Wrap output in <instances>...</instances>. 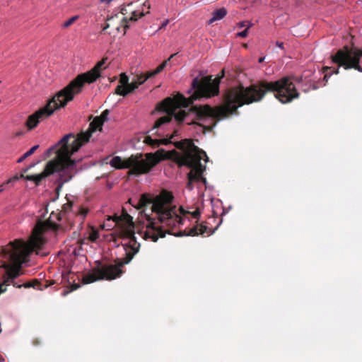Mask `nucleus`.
Here are the masks:
<instances>
[{
    "instance_id": "f257e3e1",
    "label": "nucleus",
    "mask_w": 362,
    "mask_h": 362,
    "mask_svg": "<svg viewBox=\"0 0 362 362\" xmlns=\"http://www.w3.org/2000/svg\"><path fill=\"white\" fill-rule=\"evenodd\" d=\"M221 76L205 83L194 78L192 83L195 95L188 98L179 94L174 100L168 98L157 107V110L165 113L154 124L153 129L160 128L168 124L173 119L179 124L192 125L194 133L199 135L209 131L220 120L236 114L238 107L260 101L268 92L274 93L275 98L282 103H288L299 97L294 81L300 83L302 77L285 76L275 81H259L245 88L242 85L229 89L224 98L223 105L212 108L209 105H191L198 98H210L219 93Z\"/></svg>"
},
{
    "instance_id": "f03ea898",
    "label": "nucleus",
    "mask_w": 362,
    "mask_h": 362,
    "mask_svg": "<svg viewBox=\"0 0 362 362\" xmlns=\"http://www.w3.org/2000/svg\"><path fill=\"white\" fill-rule=\"evenodd\" d=\"M90 137H62L58 144L52 146L46 151V156L54 157L45 165L43 171L37 175L25 176L21 174L20 177L33 181L39 185L42 180L54 174L60 173L59 180L62 183L69 182L75 174L77 161L71 159V156L85 144L89 141Z\"/></svg>"
},
{
    "instance_id": "7ed1b4c3",
    "label": "nucleus",
    "mask_w": 362,
    "mask_h": 362,
    "mask_svg": "<svg viewBox=\"0 0 362 362\" xmlns=\"http://www.w3.org/2000/svg\"><path fill=\"white\" fill-rule=\"evenodd\" d=\"M173 199L172 192L166 189H163L154 198L150 197L146 194L141 196L135 207L141 209L151 204V211L156 214L155 218L145 214L147 221L146 229L143 236L145 240L156 242L159 238H164L167 233H170L169 230H164L163 226L159 224L170 228L183 224L184 219L177 214L175 206H170Z\"/></svg>"
},
{
    "instance_id": "20e7f679",
    "label": "nucleus",
    "mask_w": 362,
    "mask_h": 362,
    "mask_svg": "<svg viewBox=\"0 0 362 362\" xmlns=\"http://www.w3.org/2000/svg\"><path fill=\"white\" fill-rule=\"evenodd\" d=\"M106 59H103L89 71L78 75L66 87L57 93L47 105L29 116L26 126L29 129L35 128L37 124L53 114L59 107H64L69 101L73 100L76 94L79 93L86 83H91L100 76V71L105 68Z\"/></svg>"
},
{
    "instance_id": "39448f33",
    "label": "nucleus",
    "mask_w": 362,
    "mask_h": 362,
    "mask_svg": "<svg viewBox=\"0 0 362 362\" xmlns=\"http://www.w3.org/2000/svg\"><path fill=\"white\" fill-rule=\"evenodd\" d=\"M174 145L182 153H179L176 150L169 151V158L175 161L179 166L186 165L192 168L187 174V188L192 190L194 182H202L206 184V180L203 176L205 166L201 163L202 159L205 162L208 161L209 158L206 152L195 146L192 140L188 139L175 141Z\"/></svg>"
},
{
    "instance_id": "423d86ee",
    "label": "nucleus",
    "mask_w": 362,
    "mask_h": 362,
    "mask_svg": "<svg viewBox=\"0 0 362 362\" xmlns=\"http://www.w3.org/2000/svg\"><path fill=\"white\" fill-rule=\"evenodd\" d=\"M72 206V202L68 201L62 206V212H52L49 218L45 221L40 218L37 219L28 241L25 242L23 240H17L15 242L17 245L12 244L8 246V248L10 250H16V253H14V255L13 254V256H9V257L17 262H21L22 258L34 249H41L45 244V240L42 237V234L49 230L57 231L59 228V226L56 223V221H62V216L69 212Z\"/></svg>"
},
{
    "instance_id": "0eeeda50",
    "label": "nucleus",
    "mask_w": 362,
    "mask_h": 362,
    "mask_svg": "<svg viewBox=\"0 0 362 362\" xmlns=\"http://www.w3.org/2000/svg\"><path fill=\"white\" fill-rule=\"evenodd\" d=\"M17 240L18 239L11 241L8 245L1 247V256L4 260L1 261V265L0 267L5 269L6 272L2 277L3 281L0 283V294L6 291V287L10 284H13V286L17 288H21V286H24L25 288L33 287L40 291H42L49 286L54 285L55 284V281L54 280L40 281L37 279H33L30 281L24 283L23 285H17V284L14 282L15 279L20 275L21 264L26 262L27 257L35 250L34 249L29 254L23 257L21 260V262H17L13 260V259L9 257V256H13V254L14 255V253H16V250L11 251L8 247L12 244L17 245V243H15Z\"/></svg>"
},
{
    "instance_id": "6e6552de",
    "label": "nucleus",
    "mask_w": 362,
    "mask_h": 362,
    "mask_svg": "<svg viewBox=\"0 0 362 362\" xmlns=\"http://www.w3.org/2000/svg\"><path fill=\"white\" fill-rule=\"evenodd\" d=\"M159 161L156 153H136L124 160L115 156L111 160L110 165L117 169L129 168V174L140 175L148 173Z\"/></svg>"
},
{
    "instance_id": "1a4fd4ad",
    "label": "nucleus",
    "mask_w": 362,
    "mask_h": 362,
    "mask_svg": "<svg viewBox=\"0 0 362 362\" xmlns=\"http://www.w3.org/2000/svg\"><path fill=\"white\" fill-rule=\"evenodd\" d=\"M362 57V50L358 48L349 49L345 47L344 49H339L334 54L331 56L332 62L337 65V68L326 66L325 68L324 79L327 81L328 77L332 74H337L339 68L343 66L345 69H355L362 72V67L359 62Z\"/></svg>"
},
{
    "instance_id": "9d476101",
    "label": "nucleus",
    "mask_w": 362,
    "mask_h": 362,
    "mask_svg": "<svg viewBox=\"0 0 362 362\" xmlns=\"http://www.w3.org/2000/svg\"><path fill=\"white\" fill-rule=\"evenodd\" d=\"M97 266L93 269V273H88L82 279L83 284L95 282L98 280H113L120 277L124 271L122 266L115 261V264H102L100 261L95 262Z\"/></svg>"
},
{
    "instance_id": "9b49d317",
    "label": "nucleus",
    "mask_w": 362,
    "mask_h": 362,
    "mask_svg": "<svg viewBox=\"0 0 362 362\" xmlns=\"http://www.w3.org/2000/svg\"><path fill=\"white\" fill-rule=\"evenodd\" d=\"M121 237L128 239L127 243L122 244L125 251V257L122 259L117 258L115 261L119 264V266H122L123 267L125 264H129L133 259L134 256L139 252L140 244L137 242L135 237L133 224H131L129 227L121 231Z\"/></svg>"
},
{
    "instance_id": "f8f14e48",
    "label": "nucleus",
    "mask_w": 362,
    "mask_h": 362,
    "mask_svg": "<svg viewBox=\"0 0 362 362\" xmlns=\"http://www.w3.org/2000/svg\"><path fill=\"white\" fill-rule=\"evenodd\" d=\"M109 114L110 110H105L102 112L100 116L95 117L94 119L89 124L88 129H87V132L85 134H74L73 133H68L64 134V136H91L92 134L95 133L97 132H102L103 126H104L105 124L109 121Z\"/></svg>"
},
{
    "instance_id": "ddd939ff",
    "label": "nucleus",
    "mask_w": 362,
    "mask_h": 362,
    "mask_svg": "<svg viewBox=\"0 0 362 362\" xmlns=\"http://www.w3.org/2000/svg\"><path fill=\"white\" fill-rule=\"evenodd\" d=\"M144 142L153 146V147H158L160 144H167L168 143H171L172 141L170 140L173 139L174 137H168V139H153L152 137H144Z\"/></svg>"
},
{
    "instance_id": "4468645a",
    "label": "nucleus",
    "mask_w": 362,
    "mask_h": 362,
    "mask_svg": "<svg viewBox=\"0 0 362 362\" xmlns=\"http://www.w3.org/2000/svg\"><path fill=\"white\" fill-rule=\"evenodd\" d=\"M227 14V10L225 8H221L215 10L212 13V17L209 20L208 24L211 25L217 21L223 19Z\"/></svg>"
},
{
    "instance_id": "2eb2a0df",
    "label": "nucleus",
    "mask_w": 362,
    "mask_h": 362,
    "mask_svg": "<svg viewBox=\"0 0 362 362\" xmlns=\"http://www.w3.org/2000/svg\"><path fill=\"white\" fill-rule=\"evenodd\" d=\"M177 53H175L168 59V60L163 62L160 66H158L155 70L148 71L146 75V79H148L150 78H153L155 76H156L158 74H159L166 66L168 61H170L172 58H173L175 55H177Z\"/></svg>"
},
{
    "instance_id": "dca6fc26",
    "label": "nucleus",
    "mask_w": 362,
    "mask_h": 362,
    "mask_svg": "<svg viewBox=\"0 0 362 362\" xmlns=\"http://www.w3.org/2000/svg\"><path fill=\"white\" fill-rule=\"evenodd\" d=\"M200 235L199 232V227L197 226V225L193 226L192 228H190L189 230H182V231H180V233H177V234H175V236H184V235H186V236H196V235Z\"/></svg>"
},
{
    "instance_id": "f3484780",
    "label": "nucleus",
    "mask_w": 362,
    "mask_h": 362,
    "mask_svg": "<svg viewBox=\"0 0 362 362\" xmlns=\"http://www.w3.org/2000/svg\"><path fill=\"white\" fill-rule=\"evenodd\" d=\"M145 14L144 11L140 12L139 13L136 11H134L132 13V16L129 19H127V18H123V21L125 23H128L129 21H136L139 18L144 16Z\"/></svg>"
},
{
    "instance_id": "a211bd4d",
    "label": "nucleus",
    "mask_w": 362,
    "mask_h": 362,
    "mask_svg": "<svg viewBox=\"0 0 362 362\" xmlns=\"http://www.w3.org/2000/svg\"><path fill=\"white\" fill-rule=\"evenodd\" d=\"M140 85L138 84V82L134 80V78L132 79V81L131 83H129L127 86L126 87V89L127 90L128 94L132 93L134 92L135 89H136Z\"/></svg>"
},
{
    "instance_id": "6ab92c4d",
    "label": "nucleus",
    "mask_w": 362,
    "mask_h": 362,
    "mask_svg": "<svg viewBox=\"0 0 362 362\" xmlns=\"http://www.w3.org/2000/svg\"><path fill=\"white\" fill-rule=\"evenodd\" d=\"M115 93L117 95H122L123 97H125L128 95L127 90L125 87L122 86V85H118L115 89Z\"/></svg>"
},
{
    "instance_id": "aec40b11",
    "label": "nucleus",
    "mask_w": 362,
    "mask_h": 362,
    "mask_svg": "<svg viewBox=\"0 0 362 362\" xmlns=\"http://www.w3.org/2000/svg\"><path fill=\"white\" fill-rule=\"evenodd\" d=\"M99 238V233L97 230L92 228L89 233L88 240L91 242H95Z\"/></svg>"
},
{
    "instance_id": "412c9836",
    "label": "nucleus",
    "mask_w": 362,
    "mask_h": 362,
    "mask_svg": "<svg viewBox=\"0 0 362 362\" xmlns=\"http://www.w3.org/2000/svg\"><path fill=\"white\" fill-rule=\"evenodd\" d=\"M134 80L138 82V84H143L147 79L146 75L144 74H137L134 77Z\"/></svg>"
},
{
    "instance_id": "4be33fe9",
    "label": "nucleus",
    "mask_w": 362,
    "mask_h": 362,
    "mask_svg": "<svg viewBox=\"0 0 362 362\" xmlns=\"http://www.w3.org/2000/svg\"><path fill=\"white\" fill-rule=\"evenodd\" d=\"M119 83H120L119 85H122V86H124L125 88L129 84V78L126 75V74H124V73L121 74Z\"/></svg>"
},
{
    "instance_id": "5701e85b",
    "label": "nucleus",
    "mask_w": 362,
    "mask_h": 362,
    "mask_svg": "<svg viewBox=\"0 0 362 362\" xmlns=\"http://www.w3.org/2000/svg\"><path fill=\"white\" fill-rule=\"evenodd\" d=\"M252 26V23H250V22H247V28L244 30L238 33H237V36H238L240 37H247V35H248V30Z\"/></svg>"
},
{
    "instance_id": "b1692460",
    "label": "nucleus",
    "mask_w": 362,
    "mask_h": 362,
    "mask_svg": "<svg viewBox=\"0 0 362 362\" xmlns=\"http://www.w3.org/2000/svg\"><path fill=\"white\" fill-rule=\"evenodd\" d=\"M78 18V16H74L69 18L68 21H65L62 24V27L64 28H67L68 27L71 26L77 19Z\"/></svg>"
},
{
    "instance_id": "393cba45",
    "label": "nucleus",
    "mask_w": 362,
    "mask_h": 362,
    "mask_svg": "<svg viewBox=\"0 0 362 362\" xmlns=\"http://www.w3.org/2000/svg\"><path fill=\"white\" fill-rule=\"evenodd\" d=\"M197 225L199 227V232L200 235H203L206 233H208L209 228L205 224H204V223H202L199 224L197 223Z\"/></svg>"
},
{
    "instance_id": "a878e982",
    "label": "nucleus",
    "mask_w": 362,
    "mask_h": 362,
    "mask_svg": "<svg viewBox=\"0 0 362 362\" xmlns=\"http://www.w3.org/2000/svg\"><path fill=\"white\" fill-rule=\"evenodd\" d=\"M39 148V145H35L34 146H33L30 150H28V151H26L25 153V155L27 156V157H29L31 155H33L35 151Z\"/></svg>"
},
{
    "instance_id": "bb28decb",
    "label": "nucleus",
    "mask_w": 362,
    "mask_h": 362,
    "mask_svg": "<svg viewBox=\"0 0 362 362\" xmlns=\"http://www.w3.org/2000/svg\"><path fill=\"white\" fill-rule=\"evenodd\" d=\"M78 214L80 216H81L82 218L83 219L86 216V215L88 214V210L86 209H85V208H82L81 207V208L79 209V210L78 211Z\"/></svg>"
},
{
    "instance_id": "cd10ccee",
    "label": "nucleus",
    "mask_w": 362,
    "mask_h": 362,
    "mask_svg": "<svg viewBox=\"0 0 362 362\" xmlns=\"http://www.w3.org/2000/svg\"><path fill=\"white\" fill-rule=\"evenodd\" d=\"M189 214L194 218H198L201 214L200 211L198 209L192 212H189Z\"/></svg>"
},
{
    "instance_id": "c85d7f7f",
    "label": "nucleus",
    "mask_w": 362,
    "mask_h": 362,
    "mask_svg": "<svg viewBox=\"0 0 362 362\" xmlns=\"http://www.w3.org/2000/svg\"><path fill=\"white\" fill-rule=\"evenodd\" d=\"M19 179V177H18L17 175L8 179L6 182H4L3 185H7V184H9L12 182H14V181H16Z\"/></svg>"
},
{
    "instance_id": "c756f323",
    "label": "nucleus",
    "mask_w": 362,
    "mask_h": 362,
    "mask_svg": "<svg viewBox=\"0 0 362 362\" xmlns=\"http://www.w3.org/2000/svg\"><path fill=\"white\" fill-rule=\"evenodd\" d=\"M80 287L79 284H73L71 285V291H76Z\"/></svg>"
},
{
    "instance_id": "7c9ffc66",
    "label": "nucleus",
    "mask_w": 362,
    "mask_h": 362,
    "mask_svg": "<svg viewBox=\"0 0 362 362\" xmlns=\"http://www.w3.org/2000/svg\"><path fill=\"white\" fill-rule=\"evenodd\" d=\"M179 211H180V214L182 215L189 214V211L185 210L182 206L180 207Z\"/></svg>"
},
{
    "instance_id": "2f4dec72",
    "label": "nucleus",
    "mask_w": 362,
    "mask_h": 362,
    "mask_svg": "<svg viewBox=\"0 0 362 362\" xmlns=\"http://www.w3.org/2000/svg\"><path fill=\"white\" fill-rule=\"evenodd\" d=\"M27 158H28L27 156L25 155V153H24L21 157H20L17 160V163H22Z\"/></svg>"
},
{
    "instance_id": "473e14b6",
    "label": "nucleus",
    "mask_w": 362,
    "mask_h": 362,
    "mask_svg": "<svg viewBox=\"0 0 362 362\" xmlns=\"http://www.w3.org/2000/svg\"><path fill=\"white\" fill-rule=\"evenodd\" d=\"M247 22H248V21H243V22H240V23H238V27H239V28H243V27H246V28H247Z\"/></svg>"
},
{
    "instance_id": "72a5a7b5",
    "label": "nucleus",
    "mask_w": 362,
    "mask_h": 362,
    "mask_svg": "<svg viewBox=\"0 0 362 362\" xmlns=\"http://www.w3.org/2000/svg\"><path fill=\"white\" fill-rule=\"evenodd\" d=\"M168 23H169L168 20L165 21L162 23V25L160 26L159 30H162V29L165 28L166 27V25L168 24Z\"/></svg>"
},
{
    "instance_id": "f704fd0d",
    "label": "nucleus",
    "mask_w": 362,
    "mask_h": 362,
    "mask_svg": "<svg viewBox=\"0 0 362 362\" xmlns=\"http://www.w3.org/2000/svg\"><path fill=\"white\" fill-rule=\"evenodd\" d=\"M276 46H278L279 47H280V48H281V49L283 48V45H284V44H283V42H280L277 41V42H276Z\"/></svg>"
},
{
    "instance_id": "c9c22d12",
    "label": "nucleus",
    "mask_w": 362,
    "mask_h": 362,
    "mask_svg": "<svg viewBox=\"0 0 362 362\" xmlns=\"http://www.w3.org/2000/svg\"><path fill=\"white\" fill-rule=\"evenodd\" d=\"M40 344V341L38 339H35V340L33 341V344H34V345H36V346H37V345H39Z\"/></svg>"
},
{
    "instance_id": "e433bc0d",
    "label": "nucleus",
    "mask_w": 362,
    "mask_h": 362,
    "mask_svg": "<svg viewBox=\"0 0 362 362\" xmlns=\"http://www.w3.org/2000/svg\"><path fill=\"white\" fill-rule=\"evenodd\" d=\"M144 6H146L148 9L150 8V4H148L147 1L144 3Z\"/></svg>"
},
{
    "instance_id": "4c0bfd02",
    "label": "nucleus",
    "mask_w": 362,
    "mask_h": 362,
    "mask_svg": "<svg viewBox=\"0 0 362 362\" xmlns=\"http://www.w3.org/2000/svg\"><path fill=\"white\" fill-rule=\"evenodd\" d=\"M121 13L124 15L127 13L126 8H122V10H121Z\"/></svg>"
},
{
    "instance_id": "58836bf2",
    "label": "nucleus",
    "mask_w": 362,
    "mask_h": 362,
    "mask_svg": "<svg viewBox=\"0 0 362 362\" xmlns=\"http://www.w3.org/2000/svg\"><path fill=\"white\" fill-rule=\"evenodd\" d=\"M35 164H33L31 165H30L28 168H27L26 169H24L23 171V173H26V171L30 168L31 167H33Z\"/></svg>"
},
{
    "instance_id": "ea45409f",
    "label": "nucleus",
    "mask_w": 362,
    "mask_h": 362,
    "mask_svg": "<svg viewBox=\"0 0 362 362\" xmlns=\"http://www.w3.org/2000/svg\"><path fill=\"white\" fill-rule=\"evenodd\" d=\"M110 27V25L108 23L105 24V26L103 27V30H105L106 29H107L108 28Z\"/></svg>"
},
{
    "instance_id": "a19ab883",
    "label": "nucleus",
    "mask_w": 362,
    "mask_h": 362,
    "mask_svg": "<svg viewBox=\"0 0 362 362\" xmlns=\"http://www.w3.org/2000/svg\"><path fill=\"white\" fill-rule=\"evenodd\" d=\"M112 0H100L101 2H104V3H110L111 2Z\"/></svg>"
},
{
    "instance_id": "79ce46f5",
    "label": "nucleus",
    "mask_w": 362,
    "mask_h": 362,
    "mask_svg": "<svg viewBox=\"0 0 362 362\" xmlns=\"http://www.w3.org/2000/svg\"><path fill=\"white\" fill-rule=\"evenodd\" d=\"M177 133V131H175L173 134H166L165 136H176L175 134H176Z\"/></svg>"
},
{
    "instance_id": "37998d69",
    "label": "nucleus",
    "mask_w": 362,
    "mask_h": 362,
    "mask_svg": "<svg viewBox=\"0 0 362 362\" xmlns=\"http://www.w3.org/2000/svg\"><path fill=\"white\" fill-rule=\"evenodd\" d=\"M264 57H260V58L259 59L258 62H259V63H262V62H264Z\"/></svg>"
},
{
    "instance_id": "c03bdc74",
    "label": "nucleus",
    "mask_w": 362,
    "mask_h": 362,
    "mask_svg": "<svg viewBox=\"0 0 362 362\" xmlns=\"http://www.w3.org/2000/svg\"><path fill=\"white\" fill-rule=\"evenodd\" d=\"M3 187H4V185H1L0 186V193H1V192H3V191H4V188H3Z\"/></svg>"
},
{
    "instance_id": "a18cd8bd",
    "label": "nucleus",
    "mask_w": 362,
    "mask_h": 362,
    "mask_svg": "<svg viewBox=\"0 0 362 362\" xmlns=\"http://www.w3.org/2000/svg\"><path fill=\"white\" fill-rule=\"evenodd\" d=\"M155 134H156V136H163V135L162 134V133H158V132H156Z\"/></svg>"
},
{
    "instance_id": "49530a36",
    "label": "nucleus",
    "mask_w": 362,
    "mask_h": 362,
    "mask_svg": "<svg viewBox=\"0 0 362 362\" xmlns=\"http://www.w3.org/2000/svg\"><path fill=\"white\" fill-rule=\"evenodd\" d=\"M212 233H213V231H211V230H210V231L208 233V235H211V234H212Z\"/></svg>"
},
{
    "instance_id": "de8ad7c7",
    "label": "nucleus",
    "mask_w": 362,
    "mask_h": 362,
    "mask_svg": "<svg viewBox=\"0 0 362 362\" xmlns=\"http://www.w3.org/2000/svg\"><path fill=\"white\" fill-rule=\"evenodd\" d=\"M4 359L3 358H0V362H4Z\"/></svg>"
}]
</instances>
